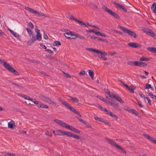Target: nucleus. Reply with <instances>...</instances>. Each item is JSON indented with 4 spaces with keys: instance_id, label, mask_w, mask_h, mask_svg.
Segmentation results:
<instances>
[{
    "instance_id": "2",
    "label": "nucleus",
    "mask_w": 156,
    "mask_h": 156,
    "mask_svg": "<svg viewBox=\"0 0 156 156\" xmlns=\"http://www.w3.org/2000/svg\"><path fill=\"white\" fill-rule=\"evenodd\" d=\"M58 132L60 133L62 135H66L69 137L73 138L76 139H80V136L76 134H75L71 132L63 131L62 130H58L53 131V133L55 135H60L58 133Z\"/></svg>"
},
{
    "instance_id": "40",
    "label": "nucleus",
    "mask_w": 156,
    "mask_h": 156,
    "mask_svg": "<svg viewBox=\"0 0 156 156\" xmlns=\"http://www.w3.org/2000/svg\"><path fill=\"white\" fill-rule=\"evenodd\" d=\"M22 97H23L25 99L29 100V99H30V97L26 95L23 94L22 95Z\"/></svg>"
},
{
    "instance_id": "46",
    "label": "nucleus",
    "mask_w": 156,
    "mask_h": 156,
    "mask_svg": "<svg viewBox=\"0 0 156 156\" xmlns=\"http://www.w3.org/2000/svg\"><path fill=\"white\" fill-rule=\"evenodd\" d=\"M28 26L32 29H33L34 28V26L33 23L31 22H30L29 23Z\"/></svg>"
},
{
    "instance_id": "62",
    "label": "nucleus",
    "mask_w": 156,
    "mask_h": 156,
    "mask_svg": "<svg viewBox=\"0 0 156 156\" xmlns=\"http://www.w3.org/2000/svg\"><path fill=\"white\" fill-rule=\"evenodd\" d=\"M146 99L147 100L148 103L149 105L151 104V101L149 99V98L148 97H146Z\"/></svg>"
},
{
    "instance_id": "24",
    "label": "nucleus",
    "mask_w": 156,
    "mask_h": 156,
    "mask_svg": "<svg viewBox=\"0 0 156 156\" xmlns=\"http://www.w3.org/2000/svg\"><path fill=\"white\" fill-rule=\"evenodd\" d=\"M71 130L78 133H80L81 132L80 130L73 126L71 128Z\"/></svg>"
},
{
    "instance_id": "8",
    "label": "nucleus",
    "mask_w": 156,
    "mask_h": 156,
    "mask_svg": "<svg viewBox=\"0 0 156 156\" xmlns=\"http://www.w3.org/2000/svg\"><path fill=\"white\" fill-rule=\"evenodd\" d=\"M25 9L27 11L29 12L34 14H37L38 15L40 16H46L45 15L44 13L42 12H39L35 10L34 9H31L28 7H26L25 8Z\"/></svg>"
},
{
    "instance_id": "55",
    "label": "nucleus",
    "mask_w": 156,
    "mask_h": 156,
    "mask_svg": "<svg viewBox=\"0 0 156 156\" xmlns=\"http://www.w3.org/2000/svg\"><path fill=\"white\" fill-rule=\"evenodd\" d=\"M66 124H67L66 123H65L64 122H63L62 121L60 126H62V127H63L66 128Z\"/></svg>"
},
{
    "instance_id": "35",
    "label": "nucleus",
    "mask_w": 156,
    "mask_h": 156,
    "mask_svg": "<svg viewBox=\"0 0 156 156\" xmlns=\"http://www.w3.org/2000/svg\"><path fill=\"white\" fill-rule=\"evenodd\" d=\"M28 61L29 62H32V63H39V62L38 61H37L36 60H35V59H30L28 60Z\"/></svg>"
},
{
    "instance_id": "44",
    "label": "nucleus",
    "mask_w": 156,
    "mask_h": 156,
    "mask_svg": "<svg viewBox=\"0 0 156 156\" xmlns=\"http://www.w3.org/2000/svg\"><path fill=\"white\" fill-rule=\"evenodd\" d=\"M104 91L105 93H106L108 95H109L110 94V91L107 89H105Z\"/></svg>"
},
{
    "instance_id": "56",
    "label": "nucleus",
    "mask_w": 156,
    "mask_h": 156,
    "mask_svg": "<svg viewBox=\"0 0 156 156\" xmlns=\"http://www.w3.org/2000/svg\"><path fill=\"white\" fill-rule=\"evenodd\" d=\"M109 55H110L111 56H113L114 55H115L116 54V52L114 51V52H109Z\"/></svg>"
},
{
    "instance_id": "28",
    "label": "nucleus",
    "mask_w": 156,
    "mask_h": 156,
    "mask_svg": "<svg viewBox=\"0 0 156 156\" xmlns=\"http://www.w3.org/2000/svg\"><path fill=\"white\" fill-rule=\"evenodd\" d=\"M34 103L38 108H40V105H41V103L37 101H34Z\"/></svg>"
},
{
    "instance_id": "31",
    "label": "nucleus",
    "mask_w": 156,
    "mask_h": 156,
    "mask_svg": "<svg viewBox=\"0 0 156 156\" xmlns=\"http://www.w3.org/2000/svg\"><path fill=\"white\" fill-rule=\"evenodd\" d=\"M40 108H48V105H45L43 103L41 104V105H40Z\"/></svg>"
},
{
    "instance_id": "50",
    "label": "nucleus",
    "mask_w": 156,
    "mask_h": 156,
    "mask_svg": "<svg viewBox=\"0 0 156 156\" xmlns=\"http://www.w3.org/2000/svg\"><path fill=\"white\" fill-rule=\"evenodd\" d=\"M86 72L85 71H82L80 72L79 73V76H81V75L83 76L85 74Z\"/></svg>"
},
{
    "instance_id": "30",
    "label": "nucleus",
    "mask_w": 156,
    "mask_h": 156,
    "mask_svg": "<svg viewBox=\"0 0 156 156\" xmlns=\"http://www.w3.org/2000/svg\"><path fill=\"white\" fill-rule=\"evenodd\" d=\"M61 42L59 41H56L53 43V46H58L61 45Z\"/></svg>"
},
{
    "instance_id": "6",
    "label": "nucleus",
    "mask_w": 156,
    "mask_h": 156,
    "mask_svg": "<svg viewBox=\"0 0 156 156\" xmlns=\"http://www.w3.org/2000/svg\"><path fill=\"white\" fill-rule=\"evenodd\" d=\"M118 27L125 33L128 34L130 36H133L135 38H136L137 37L135 33L129 29H127L126 28L120 25H119Z\"/></svg>"
},
{
    "instance_id": "9",
    "label": "nucleus",
    "mask_w": 156,
    "mask_h": 156,
    "mask_svg": "<svg viewBox=\"0 0 156 156\" xmlns=\"http://www.w3.org/2000/svg\"><path fill=\"white\" fill-rule=\"evenodd\" d=\"M68 16H67V17H69V19L71 20H73L76 21L78 22L81 25H84L86 27H87L86 24L83 21H80L76 19H75L73 16L70 13L68 14Z\"/></svg>"
},
{
    "instance_id": "20",
    "label": "nucleus",
    "mask_w": 156,
    "mask_h": 156,
    "mask_svg": "<svg viewBox=\"0 0 156 156\" xmlns=\"http://www.w3.org/2000/svg\"><path fill=\"white\" fill-rule=\"evenodd\" d=\"M143 135L145 138L148 139L151 142V141H152V140L153 139V137L150 136L149 135H147L146 133H144L143 134Z\"/></svg>"
},
{
    "instance_id": "45",
    "label": "nucleus",
    "mask_w": 156,
    "mask_h": 156,
    "mask_svg": "<svg viewBox=\"0 0 156 156\" xmlns=\"http://www.w3.org/2000/svg\"><path fill=\"white\" fill-rule=\"evenodd\" d=\"M109 97H112V98H115V97H116L117 95L115 94H114L112 92L111 94H110V95H109Z\"/></svg>"
},
{
    "instance_id": "29",
    "label": "nucleus",
    "mask_w": 156,
    "mask_h": 156,
    "mask_svg": "<svg viewBox=\"0 0 156 156\" xmlns=\"http://www.w3.org/2000/svg\"><path fill=\"white\" fill-rule=\"evenodd\" d=\"M141 62L136 61H135L134 63V66H139L142 67V66L140 65Z\"/></svg>"
},
{
    "instance_id": "1",
    "label": "nucleus",
    "mask_w": 156,
    "mask_h": 156,
    "mask_svg": "<svg viewBox=\"0 0 156 156\" xmlns=\"http://www.w3.org/2000/svg\"><path fill=\"white\" fill-rule=\"evenodd\" d=\"M86 49L90 51L94 52L93 55L95 57H98L100 59L104 61L107 60V58L105 57L107 53L105 51L102 52L98 49L92 48H87Z\"/></svg>"
},
{
    "instance_id": "21",
    "label": "nucleus",
    "mask_w": 156,
    "mask_h": 156,
    "mask_svg": "<svg viewBox=\"0 0 156 156\" xmlns=\"http://www.w3.org/2000/svg\"><path fill=\"white\" fill-rule=\"evenodd\" d=\"M147 35L151 36L155 39H156V35L152 30H150L148 31Z\"/></svg>"
},
{
    "instance_id": "26",
    "label": "nucleus",
    "mask_w": 156,
    "mask_h": 156,
    "mask_svg": "<svg viewBox=\"0 0 156 156\" xmlns=\"http://www.w3.org/2000/svg\"><path fill=\"white\" fill-rule=\"evenodd\" d=\"M129 112L135 115L136 116H138L139 115V114L138 112L135 109H133L130 110H129Z\"/></svg>"
},
{
    "instance_id": "7",
    "label": "nucleus",
    "mask_w": 156,
    "mask_h": 156,
    "mask_svg": "<svg viewBox=\"0 0 156 156\" xmlns=\"http://www.w3.org/2000/svg\"><path fill=\"white\" fill-rule=\"evenodd\" d=\"M102 9L112 17L117 19H120V17L117 14L112 11V10L109 9L107 6H104L102 8Z\"/></svg>"
},
{
    "instance_id": "14",
    "label": "nucleus",
    "mask_w": 156,
    "mask_h": 156,
    "mask_svg": "<svg viewBox=\"0 0 156 156\" xmlns=\"http://www.w3.org/2000/svg\"><path fill=\"white\" fill-rule=\"evenodd\" d=\"M111 105L117 110H119V104L117 103L115 101H113V102H112Z\"/></svg>"
},
{
    "instance_id": "33",
    "label": "nucleus",
    "mask_w": 156,
    "mask_h": 156,
    "mask_svg": "<svg viewBox=\"0 0 156 156\" xmlns=\"http://www.w3.org/2000/svg\"><path fill=\"white\" fill-rule=\"evenodd\" d=\"M127 89L131 93H134V90L135 89V88L133 89L132 88L131 86H129V87Z\"/></svg>"
},
{
    "instance_id": "5",
    "label": "nucleus",
    "mask_w": 156,
    "mask_h": 156,
    "mask_svg": "<svg viewBox=\"0 0 156 156\" xmlns=\"http://www.w3.org/2000/svg\"><path fill=\"white\" fill-rule=\"evenodd\" d=\"M106 140L109 144L115 146L117 149L121 150L123 153H126V151L121 146L118 145L116 142H114L113 140L111 139L107 138Z\"/></svg>"
},
{
    "instance_id": "38",
    "label": "nucleus",
    "mask_w": 156,
    "mask_h": 156,
    "mask_svg": "<svg viewBox=\"0 0 156 156\" xmlns=\"http://www.w3.org/2000/svg\"><path fill=\"white\" fill-rule=\"evenodd\" d=\"M54 121L56 123L60 126L61 122H62V121L61 120L57 119H54Z\"/></svg>"
},
{
    "instance_id": "43",
    "label": "nucleus",
    "mask_w": 156,
    "mask_h": 156,
    "mask_svg": "<svg viewBox=\"0 0 156 156\" xmlns=\"http://www.w3.org/2000/svg\"><path fill=\"white\" fill-rule=\"evenodd\" d=\"M86 31L89 33H90L91 32H93V33L95 34V32L96 31H95L94 30L90 29L89 30H86Z\"/></svg>"
},
{
    "instance_id": "48",
    "label": "nucleus",
    "mask_w": 156,
    "mask_h": 156,
    "mask_svg": "<svg viewBox=\"0 0 156 156\" xmlns=\"http://www.w3.org/2000/svg\"><path fill=\"white\" fill-rule=\"evenodd\" d=\"M134 62H135V61H129L127 62V64L129 65L134 66Z\"/></svg>"
},
{
    "instance_id": "41",
    "label": "nucleus",
    "mask_w": 156,
    "mask_h": 156,
    "mask_svg": "<svg viewBox=\"0 0 156 156\" xmlns=\"http://www.w3.org/2000/svg\"><path fill=\"white\" fill-rule=\"evenodd\" d=\"M45 51H46L48 52V53H51V55H53V52L52 51H51V50L47 48L45 50Z\"/></svg>"
},
{
    "instance_id": "59",
    "label": "nucleus",
    "mask_w": 156,
    "mask_h": 156,
    "mask_svg": "<svg viewBox=\"0 0 156 156\" xmlns=\"http://www.w3.org/2000/svg\"><path fill=\"white\" fill-rule=\"evenodd\" d=\"M143 30L144 33H146L147 34L148 33V31L150 30L147 29H144Z\"/></svg>"
},
{
    "instance_id": "16",
    "label": "nucleus",
    "mask_w": 156,
    "mask_h": 156,
    "mask_svg": "<svg viewBox=\"0 0 156 156\" xmlns=\"http://www.w3.org/2000/svg\"><path fill=\"white\" fill-rule=\"evenodd\" d=\"M68 97L69 98V99H71L74 102L78 103L79 104H80V103H79V100L76 98H73V97H72L69 96H68Z\"/></svg>"
},
{
    "instance_id": "17",
    "label": "nucleus",
    "mask_w": 156,
    "mask_h": 156,
    "mask_svg": "<svg viewBox=\"0 0 156 156\" xmlns=\"http://www.w3.org/2000/svg\"><path fill=\"white\" fill-rule=\"evenodd\" d=\"M147 50L151 52L156 53V48L148 47L147 48Z\"/></svg>"
},
{
    "instance_id": "11",
    "label": "nucleus",
    "mask_w": 156,
    "mask_h": 156,
    "mask_svg": "<svg viewBox=\"0 0 156 156\" xmlns=\"http://www.w3.org/2000/svg\"><path fill=\"white\" fill-rule=\"evenodd\" d=\"M128 46L135 48H140L141 46L140 44L135 42L129 43L128 44Z\"/></svg>"
},
{
    "instance_id": "25",
    "label": "nucleus",
    "mask_w": 156,
    "mask_h": 156,
    "mask_svg": "<svg viewBox=\"0 0 156 156\" xmlns=\"http://www.w3.org/2000/svg\"><path fill=\"white\" fill-rule=\"evenodd\" d=\"M95 34L97 35L100 36L102 37H105L106 36V35L104 33H101L99 31L95 32Z\"/></svg>"
},
{
    "instance_id": "15",
    "label": "nucleus",
    "mask_w": 156,
    "mask_h": 156,
    "mask_svg": "<svg viewBox=\"0 0 156 156\" xmlns=\"http://www.w3.org/2000/svg\"><path fill=\"white\" fill-rule=\"evenodd\" d=\"M37 31H36L37 35H36V39L38 41H41V39L42 37L41 35L40 32V30L38 29H37Z\"/></svg>"
},
{
    "instance_id": "57",
    "label": "nucleus",
    "mask_w": 156,
    "mask_h": 156,
    "mask_svg": "<svg viewBox=\"0 0 156 156\" xmlns=\"http://www.w3.org/2000/svg\"><path fill=\"white\" fill-rule=\"evenodd\" d=\"M40 46L42 47L45 50L47 49L46 47L43 43H41L40 44Z\"/></svg>"
},
{
    "instance_id": "13",
    "label": "nucleus",
    "mask_w": 156,
    "mask_h": 156,
    "mask_svg": "<svg viewBox=\"0 0 156 156\" xmlns=\"http://www.w3.org/2000/svg\"><path fill=\"white\" fill-rule=\"evenodd\" d=\"M16 125L14 121L11 120L10 122L8 123V127L9 128L13 129L14 127H15Z\"/></svg>"
},
{
    "instance_id": "37",
    "label": "nucleus",
    "mask_w": 156,
    "mask_h": 156,
    "mask_svg": "<svg viewBox=\"0 0 156 156\" xmlns=\"http://www.w3.org/2000/svg\"><path fill=\"white\" fill-rule=\"evenodd\" d=\"M103 122H104L106 125H107L108 126H111V124L108 121L106 120H105L103 121Z\"/></svg>"
},
{
    "instance_id": "60",
    "label": "nucleus",
    "mask_w": 156,
    "mask_h": 156,
    "mask_svg": "<svg viewBox=\"0 0 156 156\" xmlns=\"http://www.w3.org/2000/svg\"><path fill=\"white\" fill-rule=\"evenodd\" d=\"M140 65L142 66V67H145L147 66V64L144 62H141Z\"/></svg>"
},
{
    "instance_id": "18",
    "label": "nucleus",
    "mask_w": 156,
    "mask_h": 156,
    "mask_svg": "<svg viewBox=\"0 0 156 156\" xmlns=\"http://www.w3.org/2000/svg\"><path fill=\"white\" fill-rule=\"evenodd\" d=\"M151 8L153 12L155 14L156 13V2L154 3L152 5Z\"/></svg>"
},
{
    "instance_id": "63",
    "label": "nucleus",
    "mask_w": 156,
    "mask_h": 156,
    "mask_svg": "<svg viewBox=\"0 0 156 156\" xmlns=\"http://www.w3.org/2000/svg\"><path fill=\"white\" fill-rule=\"evenodd\" d=\"M94 119L96 121H99V120H100L101 118H99L96 115L94 116Z\"/></svg>"
},
{
    "instance_id": "39",
    "label": "nucleus",
    "mask_w": 156,
    "mask_h": 156,
    "mask_svg": "<svg viewBox=\"0 0 156 156\" xmlns=\"http://www.w3.org/2000/svg\"><path fill=\"white\" fill-rule=\"evenodd\" d=\"M151 88V86L150 84H146L145 87V88L146 89H148L149 88Z\"/></svg>"
},
{
    "instance_id": "32",
    "label": "nucleus",
    "mask_w": 156,
    "mask_h": 156,
    "mask_svg": "<svg viewBox=\"0 0 156 156\" xmlns=\"http://www.w3.org/2000/svg\"><path fill=\"white\" fill-rule=\"evenodd\" d=\"M76 37H78L81 40H84L85 39L84 37H83V36L81 35H80L78 34H76Z\"/></svg>"
},
{
    "instance_id": "64",
    "label": "nucleus",
    "mask_w": 156,
    "mask_h": 156,
    "mask_svg": "<svg viewBox=\"0 0 156 156\" xmlns=\"http://www.w3.org/2000/svg\"><path fill=\"white\" fill-rule=\"evenodd\" d=\"M107 114L108 115H110L111 116H112V114H113L111 112L108 110L106 112Z\"/></svg>"
},
{
    "instance_id": "22",
    "label": "nucleus",
    "mask_w": 156,
    "mask_h": 156,
    "mask_svg": "<svg viewBox=\"0 0 156 156\" xmlns=\"http://www.w3.org/2000/svg\"><path fill=\"white\" fill-rule=\"evenodd\" d=\"M114 98L117 101L121 103L122 104L124 103V101L121 98L118 96L117 95Z\"/></svg>"
},
{
    "instance_id": "58",
    "label": "nucleus",
    "mask_w": 156,
    "mask_h": 156,
    "mask_svg": "<svg viewBox=\"0 0 156 156\" xmlns=\"http://www.w3.org/2000/svg\"><path fill=\"white\" fill-rule=\"evenodd\" d=\"M69 30H67V31L65 33H64V35L65 36V37H66L67 36V35H70L69 33Z\"/></svg>"
},
{
    "instance_id": "4",
    "label": "nucleus",
    "mask_w": 156,
    "mask_h": 156,
    "mask_svg": "<svg viewBox=\"0 0 156 156\" xmlns=\"http://www.w3.org/2000/svg\"><path fill=\"white\" fill-rule=\"evenodd\" d=\"M3 66L7 69L9 72L12 73L14 74L18 75H19V73L14 69V68L12 67L9 63L6 62H4Z\"/></svg>"
},
{
    "instance_id": "27",
    "label": "nucleus",
    "mask_w": 156,
    "mask_h": 156,
    "mask_svg": "<svg viewBox=\"0 0 156 156\" xmlns=\"http://www.w3.org/2000/svg\"><path fill=\"white\" fill-rule=\"evenodd\" d=\"M147 94L151 98L154 99H156V95H154L152 93L150 92H148Z\"/></svg>"
},
{
    "instance_id": "36",
    "label": "nucleus",
    "mask_w": 156,
    "mask_h": 156,
    "mask_svg": "<svg viewBox=\"0 0 156 156\" xmlns=\"http://www.w3.org/2000/svg\"><path fill=\"white\" fill-rule=\"evenodd\" d=\"M98 107L99 108H100L101 109V110H103L106 112L108 111V110L106 109V108H104L101 105H98Z\"/></svg>"
},
{
    "instance_id": "61",
    "label": "nucleus",
    "mask_w": 156,
    "mask_h": 156,
    "mask_svg": "<svg viewBox=\"0 0 156 156\" xmlns=\"http://www.w3.org/2000/svg\"><path fill=\"white\" fill-rule=\"evenodd\" d=\"M112 117H113L115 119H118V117L116 115L113 114H112V116H111Z\"/></svg>"
},
{
    "instance_id": "53",
    "label": "nucleus",
    "mask_w": 156,
    "mask_h": 156,
    "mask_svg": "<svg viewBox=\"0 0 156 156\" xmlns=\"http://www.w3.org/2000/svg\"><path fill=\"white\" fill-rule=\"evenodd\" d=\"M69 33L70 34L71 36H76V34H77V33H74L73 32H72L71 31H69Z\"/></svg>"
},
{
    "instance_id": "42",
    "label": "nucleus",
    "mask_w": 156,
    "mask_h": 156,
    "mask_svg": "<svg viewBox=\"0 0 156 156\" xmlns=\"http://www.w3.org/2000/svg\"><path fill=\"white\" fill-rule=\"evenodd\" d=\"M134 102L137 105H138L140 108H142L144 107V106L142 105L141 103L139 102L138 101L137 102H136L135 101H134Z\"/></svg>"
},
{
    "instance_id": "3",
    "label": "nucleus",
    "mask_w": 156,
    "mask_h": 156,
    "mask_svg": "<svg viewBox=\"0 0 156 156\" xmlns=\"http://www.w3.org/2000/svg\"><path fill=\"white\" fill-rule=\"evenodd\" d=\"M58 101L61 102L63 105H64L66 108L69 109L71 112L79 116H81V114L79 113L78 111L76 110L73 107L71 106L67 102H66L63 100H62V98L61 97H58Z\"/></svg>"
},
{
    "instance_id": "52",
    "label": "nucleus",
    "mask_w": 156,
    "mask_h": 156,
    "mask_svg": "<svg viewBox=\"0 0 156 156\" xmlns=\"http://www.w3.org/2000/svg\"><path fill=\"white\" fill-rule=\"evenodd\" d=\"M5 155H7L9 156H15V154L11 153H7V154H5Z\"/></svg>"
},
{
    "instance_id": "51",
    "label": "nucleus",
    "mask_w": 156,
    "mask_h": 156,
    "mask_svg": "<svg viewBox=\"0 0 156 156\" xmlns=\"http://www.w3.org/2000/svg\"><path fill=\"white\" fill-rule=\"evenodd\" d=\"M11 83L12 85H14L16 86L17 87H19V88H23V87H22V86H20L18 84H16V83H14L13 82H12Z\"/></svg>"
},
{
    "instance_id": "49",
    "label": "nucleus",
    "mask_w": 156,
    "mask_h": 156,
    "mask_svg": "<svg viewBox=\"0 0 156 156\" xmlns=\"http://www.w3.org/2000/svg\"><path fill=\"white\" fill-rule=\"evenodd\" d=\"M97 97L99 98L102 101H103L105 102V100H106L103 97L100 96H97Z\"/></svg>"
},
{
    "instance_id": "19",
    "label": "nucleus",
    "mask_w": 156,
    "mask_h": 156,
    "mask_svg": "<svg viewBox=\"0 0 156 156\" xmlns=\"http://www.w3.org/2000/svg\"><path fill=\"white\" fill-rule=\"evenodd\" d=\"M151 8L153 12L155 14L156 13V2L154 3L152 5Z\"/></svg>"
},
{
    "instance_id": "23",
    "label": "nucleus",
    "mask_w": 156,
    "mask_h": 156,
    "mask_svg": "<svg viewBox=\"0 0 156 156\" xmlns=\"http://www.w3.org/2000/svg\"><path fill=\"white\" fill-rule=\"evenodd\" d=\"M88 73L89 75L91 78L94 80V73L93 71L92 70H89L88 71Z\"/></svg>"
},
{
    "instance_id": "47",
    "label": "nucleus",
    "mask_w": 156,
    "mask_h": 156,
    "mask_svg": "<svg viewBox=\"0 0 156 156\" xmlns=\"http://www.w3.org/2000/svg\"><path fill=\"white\" fill-rule=\"evenodd\" d=\"M37 40V39H36V37L34 36L33 35H32V37L31 38V40L34 42Z\"/></svg>"
},
{
    "instance_id": "34",
    "label": "nucleus",
    "mask_w": 156,
    "mask_h": 156,
    "mask_svg": "<svg viewBox=\"0 0 156 156\" xmlns=\"http://www.w3.org/2000/svg\"><path fill=\"white\" fill-rule=\"evenodd\" d=\"M76 118L78 119L80 121L82 122L83 123V124L86 125V124L87 123V122L85 121H84L83 119H81L77 117H76Z\"/></svg>"
},
{
    "instance_id": "54",
    "label": "nucleus",
    "mask_w": 156,
    "mask_h": 156,
    "mask_svg": "<svg viewBox=\"0 0 156 156\" xmlns=\"http://www.w3.org/2000/svg\"><path fill=\"white\" fill-rule=\"evenodd\" d=\"M34 42L31 40H29L27 42V44L29 45H31Z\"/></svg>"
},
{
    "instance_id": "10",
    "label": "nucleus",
    "mask_w": 156,
    "mask_h": 156,
    "mask_svg": "<svg viewBox=\"0 0 156 156\" xmlns=\"http://www.w3.org/2000/svg\"><path fill=\"white\" fill-rule=\"evenodd\" d=\"M112 2L114 5L116 6L119 9L122 10L125 12H126L127 10L123 6L120 5L119 3H117L115 2Z\"/></svg>"
},
{
    "instance_id": "12",
    "label": "nucleus",
    "mask_w": 156,
    "mask_h": 156,
    "mask_svg": "<svg viewBox=\"0 0 156 156\" xmlns=\"http://www.w3.org/2000/svg\"><path fill=\"white\" fill-rule=\"evenodd\" d=\"M39 98L40 99L43 100L44 102H48L49 103L50 102H51V100L50 98L46 97L44 95H40Z\"/></svg>"
}]
</instances>
